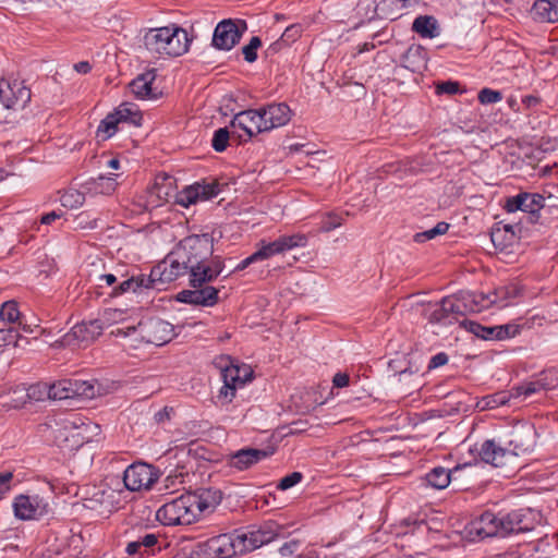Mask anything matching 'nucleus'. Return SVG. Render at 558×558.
Listing matches in <instances>:
<instances>
[{
	"instance_id": "nucleus-56",
	"label": "nucleus",
	"mask_w": 558,
	"mask_h": 558,
	"mask_svg": "<svg viewBox=\"0 0 558 558\" xmlns=\"http://www.w3.org/2000/svg\"><path fill=\"white\" fill-rule=\"evenodd\" d=\"M137 542L143 548L144 553L146 554L150 548H153L157 544L158 538L155 534L148 533L140 537Z\"/></svg>"
},
{
	"instance_id": "nucleus-25",
	"label": "nucleus",
	"mask_w": 558,
	"mask_h": 558,
	"mask_svg": "<svg viewBox=\"0 0 558 558\" xmlns=\"http://www.w3.org/2000/svg\"><path fill=\"white\" fill-rule=\"evenodd\" d=\"M508 453H510L509 448L502 446L501 442H496L494 439L485 440L478 449L481 460L494 466L504 464V460Z\"/></svg>"
},
{
	"instance_id": "nucleus-54",
	"label": "nucleus",
	"mask_w": 558,
	"mask_h": 558,
	"mask_svg": "<svg viewBox=\"0 0 558 558\" xmlns=\"http://www.w3.org/2000/svg\"><path fill=\"white\" fill-rule=\"evenodd\" d=\"M459 87H460V85L458 82L447 81V82L439 83L436 86V92H437V94L454 95L459 92Z\"/></svg>"
},
{
	"instance_id": "nucleus-8",
	"label": "nucleus",
	"mask_w": 558,
	"mask_h": 558,
	"mask_svg": "<svg viewBox=\"0 0 558 558\" xmlns=\"http://www.w3.org/2000/svg\"><path fill=\"white\" fill-rule=\"evenodd\" d=\"M201 547L207 558H231L235 555H243L244 548L239 532L210 537Z\"/></svg>"
},
{
	"instance_id": "nucleus-58",
	"label": "nucleus",
	"mask_w": 558,
	"mask_h": 558,
	"mask_svg": "<svg viewBox=\"0 0 558 558\" xmlns=\"http://www.w3.org/2000/svg\"><path fill=\"white\" fill-rule=\"evenodd\" d=\"M299 545H300L299 541L292 539L290 542L284 543L280 547L279 553L282 557H289L298 549Z\"/></svg>"
},
{
	"instance_id": "nucleus-60",
	"label": "nucleus",
	"mask_w": 558,
	"mask_h": 558,
	"mask_svg": "<svg viewBox=\"0 0 558 558\" xmlns=\"http://www.w3.org/2000/svg\"><path fill=\"white\" fill-rule=\"evenodd\" d=\"M350 377L347 373H337L332 378V385L336 388H344L349 386Z\"/></svg>"
},
{
	"instance_id": "nucleus-57",
	"label": "nucleus",
	"mask_w": 558,
	"mask_h": 558,
	"mask_svg": "<svg viewBox=\"0 0 558 558\" xmlns=\"http://www.w3.org/2000/svg\"><path fill=\"white\" fill-rule=\"evenodd\" d=\"M301 35V27L299 25H291L286 28L281 36L283 43H292Z\"/></svg>"
},
{
	"instance_id": "nucleus-48",
	"label": "nucleus",
	"mask_w": 558,
	"mask_h": 558,
	"mask_svg": "<svg viewBox=\"0 0 558 558\" xmlns=\"http://www.w3.org/2000/svg\"><path fill=\"white\" fill-rule=\"evenodd\" d=\"M260 46V38L257 36L252 37L250 43L242 48V53L244 56L245 61L250 63L254 62L257 59V49Z\"/></svg>"
},
{
	"instance_id": "nucleus-64",
	"label": "nucleus",
	"mask_w": 558,
	"mask_h": 558,
	"mask_svg": "<svg viewBox=\"0 0 558 558\" xmlns=\"http://www.w3.org/2000/svg\"><path fill=\"white\" fill-rule=\"evenodd\" d=\"M259 262L258 257H256V253L254 252L252 255H250L248 257H246L245 259H243L235 268L233 271H241L243 269H245L246 267H248L250 265L254 264V263H257Z\"/></svg>"
},
{
	"instance_id": "nucleus-36",
	"label": "nucleus",
	"mask_w": 558,
	"mask_h": 558,
	"mask_svg": "<svg viewBox=\"0 0 558 558\" xmlns=\"http://www.w3.org/2000/svg\"><path fill=\"white\" fill-rule=\"evenodd\" d=\"M428 486L435 489H444L451 482V471L442 466L432 469L425 476Z\"/></svg>"
},
{
	"instance_id": "nucleus-51",
	"label": "nucleus",
	"mask_w": 558,
	"mask_h": 558,
	"mask_svg": "<svg viewBox=\"0 0 558 558\" xmlns=\"http://www.w3.org/2000/svg\"><path fill=\"white\" fill-rule=\"evenodd\" d=\"M502 99V94L490 88H483L478 93V100L483 105L495 104Z\"/></svg>"
},
{
	"instance_id": "nucleus-20",
	"label": "nucleus",
	"mask_w": 558,
	"mask_h": 558,
	"mask_svg": "<svg viewBox=\"0 0 558 558\" xmlns=\"http://www.w3.org/2000/svg\"><path fill=\"white\" fill-rule=\"evenodd\" d=\"M498 537H507L513 533L531 531L533 526L526 522L525 515L520 510H515L498 514Z\"/></svg>"
},
{
	"instance_id": "nucleus-26",
	"label": "nucleus",
	"mask_w": 558,
	"mask_h": 558,
	"mask_svg": "<svg viewBox=\"0 0 558 558\" xmlns=\"http://www.w3.org/2000/svg\"><path fill=\"white\" fill-rule=\"evenodd\" d=\"M240 368L235 365H225L221 369L223 386L217 398L223 403H230L235 396L236 383L240 379Z\"/></svg>"
},
{
	"instance_id": "nucleus-44",
	"label": "nucleus",
	"mask_w": 558,
	"mask_h": 558,
	"mask_svg": "<svg viewBox=\"0 0 558 558\" xmlns=\"http://www.w3.org/2000/svg\"><path fill=\"white\" fill-rule=\"evenodd\" d=\"M74 398L92 399L95 396V388L88 381L72 379Z\"/></svg>"
},
{
	"instance_id": "nucleus-59",
	"label": "nucleus",
	"mask_w": 558,
	"mask_h": 558,
	"mask_svg": "<svg viewBox=\"0 0 558 558\" xmlns=\"http://www.w3.org/2000/svg\"><path fill=\"white\" fill-rule=\"evenodd\" d=\"M448 363V355L444 352H440L434 355L428 364V368H437Z\"/></svg>"
},
{
	"instance_id": "nucleus-18",
	"label": "nucleus",
	"mask_w": 558,
	"mask_h": 558,
	"mask_svg": "<svg viewBox=\"0 0 558 558\" xmlns=\"http://www.w3.org/2000/svg\"><path fill=\"white\" fill-rule=\"evenodd\" d=\"M263 118L264 132L286 125L292 117V111L284 102H274L259 108Z\"/></svg>"
},
{
	"instance_id": "nucleus-34",
	"label": "nucleus",
	"mask_w": 558,
	"mask_h": 558,
	"mask_svg": "<svg viewBox=\"0 0 558 558\" xmlns=\"http://www.w3.org/2000/svg\"><path fill=\"white\" fill-rule=\"evenodd\" d=\"M412 29L424 38H434L438 35L437 21L429 15L417 16L412 24Z\"/></svg>"
},
{
	"instance_id": "nucleus-62",
	"label": "nucleus",
	"mask_w": 558,
	"mask_h": 558,
	"mask_svg": "<svg viewBox=\"0 0 558 558\" xmlns=\"http://www.w3.org/2000/svg\"><path fill=\"white\" fill-rule=\"evenodd\" d=\"M173 411L172 408L165 407L155 414V421L158 424L165 423L170 420V413Z\"/></svg>"
},
{
	"instance_id": "nucleus-33",
	"label": "nucleus",
	"mask_w": 558,
	"mask_h": 558,
	"mask_svg": "<svg viewBox=\"0 0 558 558\" xmlns=\"http://www.w3.org/2000/svg\"><path fill=\"white\" fill-rule=\"evenodd\" d=\"M554 387V385L549 381H547L546 378H539L534 381L524 383L520 386L513 387L510 392L512 398H519L521 396H532L533 393L539 392V391H546Z\"/></svg>"
},
{
	"instance_id": "nucleus-46",
	"label": "nucleus",
	"mask_w": 558,
	"mask_h": 558,
	"mask_svg": "<svg viewBox=\"0 0 558 558\" xmlns=\"http://www.w3.org/2000/svg\"><path fill=\"white\" fill-rule=\"evenodd\" d=\"M229 138H230V133L227 128L218 129L214 133V136L211 140L213 148L218 153L223 151L228 146Z\"/></svg>"
},
{
	"instance_id": "nucleus-11",
	"label": "nucleus",
	"mask_w": 558,
	"mask_h": 558,
	"mask_svg": "<svg viewBox=\"0 0 558 558\" xmlns=\"http://www.w3.org/2000/svg\"><path fill=\"white\" fill-rule=\"evenodd\" d=\"M31 89L23 82L0 80V105L3 109L23 110L31 101Z\"/></svg>"
},
{
	"instance_id": "nucleus-5",
	"label": "nucleus",
	"mask_w": 558,
	"mask_h": 558,
	"mask_svg": "<svg viewBox=\"0 0 558 558\" xmlns=\"http://www.w3.org/2000/svg\"><path fill=\"white\" fill-rule=\"evenodd\" d=\"M187 260L189 256L184 238L162 262L151 268L150 274L147 276V282L150 288L161 290L163 284L186 275Z\"/></svg>"
},
{
	"instance_id": "nucleus-22",
	"label": "nucleus",
	"mask_w": 558,
	"mask_h": 558,
	"mask_svg": "<svg viewBox=\"0 0 558 558\" xmlns=\"http://www.w3.org/2000/svg\"><path fill=\"white\" fill-rule=\"evenodd\" d=\"M272 454V450L243 448L230 456L229 464L240 471L247 470Z\"/></svg>"
},
{
	"instance_id": "nucleus-29",
	"label": "nucleus",
	"mask_w": 558,
	"mask_h": 558,
	"mask_svg": "<svg viewBox=\"0 0 558 558\" xmlns=\"http://www.w3.org/2000/svg\"><path fill=\"white\" fill-rule=\"evenodd\" d=\"M173 336V326L166 320L155 319L148 325V341L156 345L169 342Z\"/></svg>"
},
{
	"instance_id": "nucleus-16",
	"label": "nucleus",
	"mask_w": 558,
	"mask_h": 558,
	"mask_svg": "<svg viewBox=\"0 0 558 558\" xmlns=\"http://www.w3.org/2000/svg\"><path fill=\"white\" fill-rule=\"evenodd\" d=\"M278 524L275 522H266L258 529L246 532H239L240 539L243 544V554L255 550L260 546L270 543L277 536Z\"/></svg>"
},
{
	"instance_id": "nucleus-7",
	"label": "nucleus",
	"mask_w": 558,
	"mask_h": 558,
	"mask_svg": "<svg viewBox=\"0 0 558 558\" xmlns=\"http://www.w3.org/2000/svg\"><path fill=\"white\" fill-rule=\"evenodd\" d=\"M473 305L472 294H466L461 299L444 298L430 313L429 320L445 325H450L456 322L461 325L462 320H460L459 317L464 316L466 312H471L470 307Z\"/></svg>"
},
{
	"instance_id": "nucleus-31",
	"label": "nucleus",
	"mask_w": 558,
	"mask_h": 558,
	"mask_svg": "<svg viewBox=\"0 0 558 558\" xmlns=\"http://www.w3.org/2000/svg\"><path fill=\"white\" fill-rule=\"evenodd\" d=\"M118 183L113 177L99 175L87 180L83 187L88 193L109 195L116 191Z\"/></svg>"
},
{
	"instance_id": "nucleus-37",
	"label": "nucleus",
	"mask_w": 558,
	"mask_h": 558,
	"mask_svg": "<svg viewBox=\"0 0 558 558\" xmlns=\"http://www.w3.org/2000/svg\"><path fill=\"white\" fill-rule=\"evenodd\" d=\"M461 326L465 330H468L469 332L475 335L476 337H478L481 339L498 340V333H497L498 326L486 327V326H482L481 324H478L476 322L468 320V319H463L461 322Z\"/></svg>"
},
{
	"instance_id": "nucleus-24",
	"label": "nucleus",
	"mask_w": 558,
	"mask_h": 558,
	"mask_svg": "<svg viewBox=\"0 0 558 558\" xmlns=\"http://www.w3.org/2000/svg\"><path fill=\"white\" fill-rule=\"evenodd\" d=\"M219 184L217 182L196 183L184 190L181 203L194 204L198 201H207L219 194Z\"/></svg>"
},
{
	"instance_id": "nucleus-17",
	"label": "nucleus",
	"mask_w": 558,
	"mask_h": 558,
	"mask_svg": "<svg viewBox=\"0 0 558 558\" xmlns=\"http://www.w3.org/2000/svg\"><path fill=\"white\" fill-rule=\"evenodd\" d=\"M519 294V289L514 286L500 287L497 288L493 293L484 295V294H472V303L473 306L470 307L472 313L481 312L492 304H499L500 306H506V300L515 298Z\"/></svg>"
},
{
	"instance_id": "nucleus-43",
	"label": "nucleus",
	"mask_w": 558,
	"mask_h": 558,
	"mask_svg": "<svg viewBox=\"0 0 558 558\" xmlns=\"http://www.w3.org/2000/svg\"><path fill=\"white\" fill-rule=\"evenodd\" d=\"M448 229H449V223L440 221L434 228L416 233L414 235L413 240L416 243H423V242L432 240L438 235L445 234L448 231Z\"/></svg>"
},
{
	"instance_id": "nucleus-38",
	"label": "nucleus",
	"mask_w": 558,
	"mask_h": 558,
	"mask_svg": "<svg viewBox=\"0 0 558 558\" xmlns=\"http://www.w3.org/2000/svg\"><path fill=\"white\" fill-rule=\"evenodd\" d=\"M113 113L119 117L120 122H129L135 126L142 124V114L133 104H121Z\"/></svg>"
},
{
	"instance_id": "nucleus-12",
	"label": "nucleus",
	"mask_w": 558,
	"mask_h": 558,
	"mask_svg": "<svg viewBox=\"0 0 558 558\" xmlns=\"http://www.w3.org/2000/svg\"><path fill=\"white\" fill-rule=\"evenodd\" d=\"M509 452L514 456L531 451L536 444V429L531 423L515 424L507 435L505 442Z\"/></svg>"
},
{
	"instance_id": "nucleus-55",
	"label": "nucleus",
	"mask_w": 558,
	"mask_h": 558,
	"mask_svg": "<svg viewBox=\"0 0 558 558\" xmlns=\"http://www.w3.org/2000/svg\"><path fill=\"white\" fill-rule=\"evenodd\" d=\"M341 226V219L335 215L329 214L322 222L320 231L329 232Z\"/></svg>"
},
{
	"instance_id": "nucleus-63",
	"label": "nucleus",
	"mask_w": 558,
	"mask_h": 558,
	"mask_svg": "<svg viewBox=\"0 0 558 558\" xmlns=\"http://www.w3.org/2000/svg\"><path fill=\"white\" fill-rule=\"evenodd\" d=\"M125 551L128 553V555L130 556H134L136 554H138L141 557L144 556V550L143 548L141 547V545L138 544L137 541H134V542H130L128 545H126V548H125Z\"/></svg>"
},
{
	"instance_id": "nucleus-21",
	"label": "nucleus",
	"mask_w": 558,
	"mask_h": 558,
	"mask_svg": "<svg viewBox=\"0 0 558 558\" xmlns=\"http://www.w3.org/2000/svg\"><path fill=\"white\" fill-rule=\"evenodd\" d=\"M231 126L243 130L247 138L264 132L259 109H248L236 113L231 121Z\"/></svg>"
},
{
	"instance_id": "nucleus-1",
	"label": "nucleus",
	"mask_w": 558,
	"mask_h": 558,
	"mask_svg": "<svg viewBox=\"0 0 558 558\" xmlns=\"http://www.w3.org/2000/svg\"><path fill=\"white\" fill-rule=\"evenodd\" d=\"M189 256L186 274L193 290H183L178 301L192 305L214 306L218 303L219 290L208 286L223 270L225 260L214 253V239L208 233L193 234L185 238Z\"/></svg>"
},
{
	"instance_id": "nucleus-61",
	"label": "nucleus",
	"mask_w": 558,
	"mask_h": 558,
	"mask_svg": "<svg viewBox=\"0 0 558 558\" xmlns=\"http://www.w3.org/2000/svg\"><path fill=\"white\" fill-rule=\"evenodd\" d=\"M137 329L136 326L134 325H128V326H124V327H117L116 329H113L111 331L112 335L117 336V337H128L130 335H132L133 332H135Z\"/></svg>"
},
{
	"instance_id": "nucleus-41",
	"label": "nucleus",
	"mask_w": 558,
	"mask_h": 558,
	"mask_svg": "<svg viewBox=\"0 0 558 558\" xmlns=\"http://www.w3.org/2000/svg\"><path fill=\"white\" fill-rule=\"evenodd\" d=\"M20 311L15 301L4 302L0 308V318L2 322L13 324V326H21Z\"/></svg>"
},
{
	"instance_id": "nucleus-50",
	"label": "nucleus",
	"mask_w": 558,
	"mask_h": 558,
	"mask_svg": "<svg viewBox=\"0 0 558 558\" xmlns=\"http://www.w3.org/2000/svg\"><path fill=\"white\" fill-rule=\"evenodd\" d=\"M88 280L90 282H96L98 287H102V282H105L108 287H114L117 283V277L112 274H97L96 271H90L88 274Z\"/></svg>"
},
{
	"instance_id": "nucleus-4",
	"label": "nucleus",
	"mask_w": 558,
	"mask_h": 558,
	"mask_svg": "<svg viewBox=\"0 0 558 558\" xmlns=\"http://www.w3.org/2000/svg\"><path fill=\"white\" fill-rule=\"evenodd\" d=\"M99 425L85 421L76 415L64 418L53 430V439L58 447L73 451L99 435Z\"/></svg>"
},
{
	"instance_id": "nucleus-3",
	"label": "nucleus",
	"mask_w": 558,
	"mask_h": 558,
	"mask_svg": "<svg viewBox=\"0 0 558 558\" xmlns=\"http://www.w3.org/2000/svg\"><path fill=\"white\" fill-rule=\"evenodd\" d=\"M143 43L153 54L178 57L187 51L190 38L185 29L170 25L148 29Z\"/></svg>"
},
{
	"instance_id": "nucleus-9",
	"label": "nucleus",
	"mask_w": 558,
	"mask_h": 558,
	"mask_svg": "<svg viewBox=\"0 0 558 558\" xmlns=\"http://www.w3.org/2000/svg\"><path fill=\"white\" fill-rule=\"evenodd\" d=\"M307 241V235L303 233L283 234L271 242L262 240L257 243L256 257L259 262L266 260L295 247H304Z\"/></svg>"
},
{
	"instance_id": "nucleus-19",
	"label": "nucleus",
	"mask_w": 558,
	"mask_h": 558,
	"mask_svg": "<svg viewBox=\"0 0 558 558\" xmlns=\"http://www.w3.org/2000/svg\"><path fill=\"white\" fill-rule=\"evenodd\" d=\"M545 206V197L537 193H520L515 196L509 197L506 201L505 209L508 213L517 210L535 214Z\"/></svg>"
},
{
	"instance_id": "nucleus-52",
	"label": "nucleus",
	"mask_w": 558,
	"mask_h": 558,
	"mask_svg": "<svg viewBox=\"0 0 558 558\" xmlns=\"http://www.w3.org/2000/svg\"><path fill=\"white\" fill-rule=\"evenodd\" d=\"M302 478H303L302 473L292 472L279 481L277 488H279L281 490L289 489V488L293 487L294 485H296L298 483H300Z\"/></svg>"
},
{
	"instance_id": "nucleus-14",
	"label": "nucleus",
	"mask_w": 558,
	"mask_h": 558,
	"mask_svg": "<svg viewBox=\"0 0 558 558\" xmlns=\"http://www.w3.org/2000/svg\"><path fill=\"white\" fill-rule=\"evenodd\" d=\"M14 514L20 520H38L48 514V502L38 495H19L13 501Z\"/></svg>"
},
{
	"instance_id": "nucleus-53",
	"label": "nucleus",
	"mask_w": 558,
	"mask_h": 558,
	"mask_svg": "<svg viewBox=\"0 0 558 558\" xmlns=\"http://www.w3.org/2000/svg\"><path fill=\"white\" fill-rule=\"evenodd\" d=\"M519 331H520V328L517 325H511V324L500 325V326H498V330H497L498 340H505L508 338H512V337L517 336L519 333Z\"/></svg>"
},
{
	"instance_id": "nucleus-40",
	"label": "nucleus",
	"mask_w": 558,
	"mask_h": 558,
	"mask_svg": "<svg viewBox=\"0 0 558 558\" xmlns=\"http://www.w3.org/2000/svg\"><path fill=\"white\" fill-rule=\"evenodd\" d=\"M29 402H40L50 400V385L45 383H36L26 388Z\"/></svg>"
},
{
	"instance_id": "nucleus-42",
	"label": "nucleus",
	"mask_w": 558,
	"mask_h": 558,
	"mask_svg": "<svg viewBox=\"0 0 558 558\" xmlns=\"http://www.w3.org/2000/svg\"><path fill=\"white\" fill-rule=\"evenodd\" d=\"M121 123L119 117L113 112L109 113L99 124L97 133L102 135V140L111 137L117 132L118 124Z\"/></svg>"
},
{
	"instance_id": "nucleus-39",
	"label": "nucleus",
	"mask_w": 558,
	"mask_h": 558,
	"mask_svg": "<svg viewBox=\"0 0 558 558\" xmlns=\"http://www.w3.org/2000/svg\"><path fill=\"white\" fill-rule=\"evenodd\" d=\"M72 379H61L50 385V400L74 399Z\"/></svg>"
},
{
	"instance_id": "nucleus-49",
	"label": "nucleus",
	"mask_w": 558,
	"mask_h": 558,
	"mask_svg": "<svg viewBox=\"0 0 558 558\" xmlns=\"http://www.w3.org/2000/svg\"><path fill=\"white\" fill-rule=\"evenodd\" d=\"M27 401H28V397H27V392H26V387L19 386L15 389H13V391L11 393V399H10L11 407H13L15 409L21 408Z\"/></svg>"
},
{
	"instance_id": "nucleus-35",
	"label": "nucleus",
	"mask_w": 558,
	"mask_h": 558,
	"mask_svg": "<svg viewBox=\"0 0 558 558\" xmlns=\"http://www.w3.org/2000/svg\"><path fill=\"white\" fill-rule=\"evenodd\" d=\"M510 399H512L511 392L509 391H498L493 395H487L481 398L475 407L478 411L493 410L498 407L507 404Z\"/></svg>"
},
{
	"instance_id": "nucleus-28",
	"label": "nucleus",
	"mask_w": 558,
	"mask_h": 558,
	"mask_svg": "<svg viewBox=\"0 0 558 558\" xmlns=\"http://www.w3.org/2000/svg\"><path fill=\"white\" fill-rule=\"evenodd\" d=\"M533 19L541 23L558 22V0H536L532 7Z\"/></svg>"
},
{
	"instance_id": "nucleus-27",
	"label": "nucleus",
	"mask_w": 558,
	"mask_h": 558,
	"mask_svg": "<svg viewBox=\"0 0 558 558\" xmlns=\"http://www.w3.org/2000/svg\"><path fill=\"white\" fill-rule=\"evenodd\" d=\"M498 514L485 511L481 517L472 522L470 533L481 538L498 537Z\"/></svg>"
},
{
	"instance_id": "nucleus-10",
	"label": "nucleus",
	"mask_w": 558,
	"mask_h": 558,
	"mask_svg": "<svg viewBox=\"0 0 558 558\" xmlns=\"http://www.w3.org/2000/svg\"><path fill=\"white\" fill-rule=\"evenodd\" d=\"M158 478V471L143 462L129 465L123 473L124 486L131 492L148 490Z\"/></svg>"
},
{
	"instance_id": "nucleus-6",
	"label": "nucleus",
	"mask_w": 558,
	"mask_h": 558,
	"mask_svg": "<svg viewBox=\"0 0 558 558\" xmlns=\"http://www.w3.org/2000/svg\"><path fill=\"white\" fill-rule=\"evenodd\" d=\"M120 315L117 310H109L104 313L102 319H94L89 322H83L76 324L66 332L60 340L62 347H82L87 345L98 338L104 329L105 322H111L116 319V316Z\"/></svg>"
},
{
	"instance_id": "nucleus-15",
	"label": "nucleus",
	"mask_w": 558,
	"mask_h": 558,
	"mask_svg": "<svg viewBox=\"0 0 558 558\" xmlns=\"http://www.w3.org/2000/svg\"><path fill=\"white\" fill-rule=\"evenodd\" d=\"M245 29V22L239 25L232 20H223L215 28L213 45L220 50H230L240 41Z\"/></svg>"
},
{
	"instance_id": "nucleus-23",
	"label": "nucleus",
	"mask_w": 558,
	"mask_h": 558,
	"mask_svg": "<svg viewBox=\"0 0 558 558\" xmlns=\"http://www.w3.org/2000/svg\"><path fill=\"white\" fill-rule=\"evenodd\" d=\"M155 80L156 70L146 71L130 83V89L137 99L156 100L159 97V93L153 87Z\"/></svg>"
},
{
	"instance_id": "nucleus-2",
	"label": "nucleus",
	"mask_w": 558,
	"mask_h": 558,
	"mask_svg": "<svg viewBox=\"0 0 558 558\" xmlns=\"http://www.w3.org/2000/svg\"><path fill=\"white\" fill-rule=\"evenodd\" d=\"M221 500V490L198 488L162 505L156 512V519L167 526L190 525L198 521L205 511H213Z\"/></svg>"
},
{
	"instance_id": "nucleus-30",
	"label": "nucleus",
	"mask_w": 558,
	"mask_h": 558,
	"mask_svg": "<svg viewBox=\"0 0 558 558\" xmlns=\"http://www.w3.org/2000/svg\"><path fill=\"white\" fill-rule=\"evenodd\" d=\"M151 289L149 283L147 282V276L144 274H140L137 276H132L119 284L112 288L110 293L111 296H119L126 292L134 293H143L146 290Z\"/></svg>"
},
{
	"instance_id": "nucleus-47",
	"label": "nucleus",
	"mask_w": 558,
	"mask_h": 558,
	"mask_svg": "<svg viewBox=\"0 0 558 558\" xmlns=\"http://www.w3.org/2000/svg\"><path fill=\"white\" fill-rule=\"evenodd\" d=\"M60 201L64 207L75 208L83 205L85 196L78 191H68L61 196Z\"/></svg>"
},
{
	"instance_id": "nucleus-13",
	"label": "nucleus",
	"mask_w": 558,
	"mask_h": 558,
	"mask_svg": "<svg viewBox=\"0 0 558 558\" xmlns=\"http://www.w3.org/2000/svg\"><path fill=\"white\" fill-rule=\"evenodd\" d=\"M114 490L104 486H92L84 489L83 506L100 515H109L114 509Z\"/></svg>"
},
{
	"instance_id": "nucleus-45",
	"label": "nucleus",
	"mask_w": 558,
	"mask_h": 558,
	"mask_svg": "<svg viewBox=\"0 0 558 558\" xmlns=\"http://www.w3.org/2000/svg\"><path fill=\"white\" fill-rule=\"evenodd\" d=\"M21 335L19 332L17 326H10L9 328H0V347L1 345H10L19 347V341L21 340Z\"/></svg>"
},
{
	"instance_id": "nucleus-32",
	"label": "nucleus",
	"mask_w": 558,
	"mask_h": 558,
	"mask_svg": "<svg viewBox=\"0 0 558 558\" xmlns=\"http://www.w3.org/2000/svg\"><path fill=\"white\" fill-rule=\"evenodd\" d=\"M401 63L412 72H420L425 68V51L420 46H411L402 54Z\"/></svg>"
}]
</instances>
